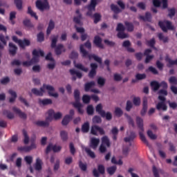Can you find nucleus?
Wrapping results in <instances>:
<instances>
[{
  "mask_svg": "<svg viewBox=\"0 0 177 177\" xmlns=\"http://www.w3.org/2000/svg\"><path fill=\"white\" fill-rule=\"evenodd\" d=\"M24 23V26H25V27H27L28 28H33L34 25L32 24V23H31V21L30 19H25L23 21Z\"/></svg>",
  "mask_w": 177,
  "mask_h": 177,
  "instance_id": "49530a36",
  "label": "nucleus"
},
{
  "mask_svg": "<svg viewBox=\"0 0 177 177\" xmlns=\"http://www.w3.org/2000/svg\"><path fill=\"white\" fill-rule=\"evenodd\" d=\"M97 84L100 86H104V84H106V79H104L102 77H98L97 78Z\"/></svg>",
  "mask_w": 177,
  "mask_h": 177,
  "instance_id": "680f3d73",
  "label": "nucleus"
},
{
  "mask_svg": "<svg viewBox=\"0 0 177 177\" xmlns=\"http://www.w3.org/2000/svg\"><path fill=\"white\" fill-rule=\"evenodd\" d=\"M102 118H106L107 121H111L113 120V115L110 112H104V116H101Z\"/></svg>",
  "mask_w": 177,
  "mask_h": 177,
  "instance_id": "de8ad7c7",
  "label": "nucleus"
},
{
  "mask_svg": "<svg viewBox=\"0 0 177 177\" xmlns=\"http://www.w3.org/2000/svg\"><path fill=\"white\" fill-rule=\"evenodd\" d=\"M169 14L168 17H170V19H172L174 16H175L176 13V10H175V8H172L168 10Z\"/></svg>",
  "mask_w": 177,
  "mask_h": 177,
  "instance_id": "bf43d9fd",
  "label": "nucleus"
},
{
  "mask_svg": "<svg viewBox=\"0 0 177 177\" xmlns=\"http://www.w3.org/2000/svg\"><path fill=\"white\" fill-rule=\"evenodd\" d=\"M52 150L54 153H59V151L62 150V147L53 145V144L50 143L46 149V154H49V153L52 151Z\"/></svg>",
  "mask_w": 177,
  "mask_h": 177,
  "instance_id": "f8f14e48",
  "label": "nucleus"
},
{
  "mask_svg": "<svg viewBox=\"0 0 177 177\" xmlns=\"http://www.w3.org/2000/svg\"><path fill=\"white\" fill-rule=\"evenodd\" d=\"M110 147L111 143L110 140L109 139V137L107 136H104L102 138V144L100 146L99 150L100 153H102V154L106 153L107 151V148L106 147Z\"/></svg>",
  "mask_w": 177,
  "mask_h": 177,
  "instance_id": "0eeeda50",
  "label": "nucleus"
},
{
  "mask_svg": "<svg viewBox=\"0 0 177 177\" xmlns=\"http://www.w3.org/2000/svg\"><path fill=\"white\" fill-rule=\"evenodd\" d=\"M95 111L100 115L104 116V110H103V106H102V104H99L95 107Z\"/></svg>",
  "mask_w": 177,
  "mask_h": 177,
  "instance_id": "c85d7f7f",
  "label": "nucleus"
},
{
  "mask_svg": "<svg viewBox=\"0 0 177 177\" xmlns=\"http://www.w3.org/2000/svg\"><path fill=\"white\" fill-rule=\"evenodd\" d=\"M92 121H93V124H101L102 118H100V116H99V115H95L93 118Z\"/></svg>",
  "mask_w": 177,
  "mask_h": 177,
  "instance_id": "4d7b16f0",
  "label": "nucleus"
},
{
  "mask_svg": "<svg viewBox=\"0 0 177 177\" xmlns=\"http://www.w3.org/2000/svg\"><path fill=\"white\" fill-rule=\"evenodd\" d=\"M69 72L71 75H76V77L80 80V78H82V73H81V72H78L74 69H70Z\"/></svg>",
  "mask_w": 177,
  "mask_h": 177,
  "instance_id": "a19ab883",
  "label": "nucleus"
},
{
  "mask_svg": "<svg viewBox=\"0 0 177 177\" xmlns=\"http://www.w3.org/2000/svg\"><path fill=\"white\" fill-rule=\"evenodd\" d=\"M35 169L36 171H41L42 169V160L41 158H37L35 164Z\"/></svg>",
  "mask_w": 177,
  "mask_h": 177,
  "instance_id": "b1692460",
  "label": "nucleus"
},
{
  "mask_svg": "<svg viewBox=\"0 0 177 177\" xmlns=\"http://www.w3.org/2000/svg\"><path fill=\"white\" fill-rule=\"evenodd\" d=\"M134 106H140V97H135L133 100Z\"/></svg>",
  "mask_w": 177,
  "mask_h": 177,
  "instance_id": "774afa93",
  "label": "nucleus"
},
{
  "mask_svg": "<svg viewBox=\"0 0 177 177\" xmlns=\"http://www.w3.org/2000/svg\"><path fill=\"white\" fill-rule=\"evenodd\" d=\"M95 83L93 81L86 83L85 86H84L85 91L86 92H89V90L91 88H93V86H95Z\"/></svg>",
  "mask_w": 177,
  "mask_h": 177,
  "instance_id": "c756f323",
  "label": "nucleus"
},
{
  "mask_svg": "<svg viewBox=\"0 0 177 177\" xmlns=\"http://www.w3.org/2000/svg\"><path fill=\"white\" fill-rule=\"evenodd\" d=\"M28 14L30 15L31 17H35V20H38V16H37V13L32 11V9H31V6L28 7Z\"/></svg>",
  "mask_w": 177,
  "mask_h": 177,
  "instance_id": "a18cd8bd",
  "label": "nucleus"
},
{
  "mask_svg": "<svg viewBox=\"0 0 177 177\" xmlns=\"http://www.w3.org/2000/svg\"><path fill=\"white\" fill-rule=\"evenodd\" d=\"M99 143H100V140L99 138H92L89 146L91 149H93V150H96L97 146H99Z\"/></svg>",
  "mask_w": 177,
  "mask_h": 177,
  "instance_id": "dca6fc26",
  "label": "nucleus"
},
{
  "mask_svg": "<svg viewBox=\"0 0 177 177\" xmlns=\"http://www.w3.org/2000/svg\"><path fill=\"white\" fill-rule=\"evenodd\" d=\"M95 45L97 46V48H100V49H104V46L102 44V38L99 36H95L94 37V41H93Z\"/></svg>",
  "mask_w": 177,
  "mask_h": 177,
  "instance_id": "6ab92c4d",
  "label": "nucleus"
},
{
  "mask_svg": "<svg viewBox=\"0 0 177 177\" xmlns=\"http://www.w3.org/2000/svg\"><path fill=\"white\" fill-rule=\"evenodd\" d=\"M30 44H31V42L30 41V40H28L27 39H24V40L19 41V43L18 45L22 49H25L26 46H30Z\"/></svg>",
  "mask_w": 177,
  "mask_h": 177,
  "instance_id": "412c9836",
  "label": "nucleus"
},
{
  "mask_svg": "<svg viewBox=\"0 0 177 177\" xmlns=\"http://www.w3.org/2000/svg\"><path fill=\"white\" fill-rule=\"evenodd\" d=\"M156 109L160 111V110H162L163 111H167L168 109V107L167 106V104H165V102H158L156 104Z\"/></svg>",
  "mask_w": 177,
  "mask_h": 177,
  "instance_id": "a878e982",
  "label": "nucleus"
},
{
  "mask_svg": "<svg viewBox=\"0 0 177 177\" xmlns=\"http://www.w3.org/2000/svg\"><path fill=\"white\" fill-rule=\"evenodd\" d=\"M118 37H119L120 39H124L125 38H128V34H126L124 32H118Z\"/></svg>",
  "mask_w": 177,
  "mask_h": 177,
  "instance_id": "0e129e2a",
  "label": "nucleus"
},
{
  "mask_svg": "<svg viewBox=\"0 0 177 177\" xmlns=\"http://www.w3.org/2000/svg\"><path fill=\"white\" fill-rule=\"evenodd\" d=\"M169 84H172L173 85H177V78L175 76H171L169 79Z\"/></svg>",
  "mask_w": 177,
  "mask_h": 177,
  "instance_id": "69168bd1",
  "label": "nucleus"
},
{
  "mask_svg": "<svg viewBox=\"0 0 177 177\" xmlns=\"http://www.w3.org/2000/svg\"><path fill=\"white\" fill-rule=\"evenodd\" d=\"M75 102L73 103V107L77 109L80 114H84V110H82V104H81V98L80 97V90L75 89L74 91Z\"/></svg>",
  "mask_w": 177,
  "mask_h": 177,
  "instance_id": "39448f33",
  "label": "nucleus"
},
{
  "mask_svg": "<svg viewBox=\"0 0 177 177\" xmlns=\"http://www.w3.org/2000/svg\"><path fill=\"white\" fill-rule=\"evenodd\" d=\"M96 5H97V1L96 0H91L90 5L88 6V12L86 16L89 17H93V12L96 10Z\"/></svg>",
  "mask_w": 177,
  "mask_h": 177,
  "instance_id": "9d476101",
  "label": "nucleus"
},
{
  "mask_svg": "<svg viewBox=\"0 0 177 177\" xmlns=\"http://www.w3.org/2000/svg\"><path fill=\"white\" fill-rule=\"evenodd\" d=\"M76 68H79V70H82V71H84V73H88V68H85L82 64H77L75 65Z\"/></svg>",
  "mask_w": 177,
  "mask_h": 177,
  "instance_id": "603ef678",
  "label": "nucleus"
},
{
  "mask_svg": "<svg viewBox=\"0 0 177 177\" xmlns=\"http://www.w3.org/2000/svg\"><path fill=\"white\" fill-rule=\"evenodd\" d=\"M136 124L140 129L139 136L140 140H142V142H143V143L147 145V146H149V141H147V139H146V136H145V134H143V132H145V128L143 127V119L138 116L136 118Z\"/></svg>",
  "mask_w": 177,
  "mask_h": 177,
  "instance_id": "7ed1b4c3",
  "label": "nucleus"
},
{
  "mask_svg": "<svg viewBox=\"0 0 177 177\" xmlns=\"http://www.w3.org/2000/svg\"><path fill=\"white\" fill-rule=\"evenodd\" d=\"M153 92H157L160 89V83L157 81H152L150 84Z\"/></svg>",
  "mask_w": 177,
  "mask_h": 177,
  "instance_id": "bb28decb",
  "label": "nucleus"
},
{
  "mask_svg": "<svg viewBox=\"0 0 177 177\" xmlns=\"http://www.w3.org/2000/svg\"><path fill=\"white\" fill-rule=\"evenodd\" d=\"M111 9L112 12L115 13L113 16V19L117 20V19H118V13H121V9H120V8H118V6H115V4L111 5Z\"/></svg>",
  "mask_w": 177,
  "mask_h": 177,
  "instance_id": "f3484780",
  "label": "nucleus"
},
{
  "mask_svg": "<svg viewBox=\"0 0 177 177\" xmlns=\"http://www.w3.org/2000/svg\"><path fill=\"white\" fill-rule=\"evenodd\" d=\"M71 120L72 117L70 116V115H65L62 122V125H68V123Z\"/></svg>",
  "mask_w": 177,
  "mask_h": 177,
  "instance_id": "72a5a7b5",
  "label": "nucleus"
},
{
  "mask_svg": "<svg viewBox=\"0 0 177 177\" xmlns=\"http://www.w3.org/2000/svg\"><path fill=\"white\" fill-rule=\"evenodd\" d=\"M97 132H99L100 135H105L106 132L103 128L97 126L93 125L91 127V135H94L95 136H97Z\"/></svg>",
  "mask_w": 177,
  "mask_h": 177,
  "instance_id": "9b49d317",
  "label": "nucleus"
},
{
  "mask_svg": "<svg viewBox=\"0 0 177 177\" xmlns=\"http://www.w3.org/2000/svg\"><path fill=\"white\" fill-rule=\"evenodd\" d=\"M122 114H124V112L122 111V109H121V108L116 107L115 109V115H116V117L120 118L122 115Z\"/></svg>",
  "mask_w": 177,
  "mask_h": 177,
  "instance_id": "3c124183",
  "label": "nucleus"
},
{
  "mask_svg": "<svg viewBox=\"0 0 177 177\" xmlns=\"http://www.w3.org/2000/svg\"><path fill=\"white\" fill-rule=\"evenodd\" d=\"M60 136H61V139H62V140H63V142H66L68 139V133L66 131H61Z\"/></svg>",
  "mask_w": 177,
  "mask_h": 177,
  "instance_id": "58836bf2",
  "label": "nucleus"
},
{
  "mask_svg": "<svg viewBox=\"0 0 177 177\" xmlns=\"http://www.w3.org/2000/svg\"><path fill=\"white\" fill-rule=\"evenodd\" d=\"M8 93L10 95H11V97H10L9 99V102L10 103H15V102L16 101V98L17 97V93H16V91L12 90V89H10L8 91Z\"/></svg>",
  "mask_w": 177,
  "mask_h": 177,
  "instance_id": "4be33fe9",
  "label": "nucleus"
},
{
  "mask_svg": "<svg viewBox=\"0 0 177 177\" xmlns=\"http://www.w3.org/2000/svg\"><path fill=\"white\" fill-rule=\"evenodd\" d=\"M14 2H15V4L16 5L17 8L19 9V10H20L23 8V1L15 0Z\"/></svg>",
  "mask_w": 177,
  "mask_h": 177,
  "instance_id": "5fc2aeb1",
  "label": "nucleus"
},
{
  "mask_svg": "<svg viewBox=\"0 0 177 177\" xmlns=\"http://www.w3.org/2000/svg\"><path fill=\"white\" fill-rule=\"evenodd\" d=\"M36 7L39 10L43 12L45 9H49V3L48 1L42 2L41 0H37L36 1Z\"/></svg>",
  "mask_w": 177,
  "mask_h": 177,
  "instance_id": "ddd939ff",
  "label": "nucleus"
},
{
  "mask_svg": "<svg viewBox=\"0 0 177 177\" xmlns=\"http://www.w3.org/2000/svg\"><path fill=\"white\" fill-rule=\"evenodd\" d=\"M158 37L159 38L160 41H162L164 44H167V42L169 41L168 37H164V34L162 33H159L158 35Z\"/></svg>",
  "mask_w": 177,
  "mask_h": 177,
  "instance_id": "09e8293b",
  "label": "nucleus"
},
{
  "mask_svg": "<svg viewBox=\"0 0 177 177\" xmlns=\"http://www.w3.org/2000/svg\"><path fill=\"white\" fill-rule=\"evenodd\" d=\"M79 168L81 169V171H83L85 172L86 169H88V165L86 163L82 162V160L79 161Z\"/></svg>",
  "mask_w": 177,
  "mask_h": 177,
  "instance_id": "37998d69",
  "label": "nucleus"
},
{
  "mask_svg": "<svg viewBox=\"0 0 177 177\" xmlns=\"http://www.w3.org/2000/svg\"><path fill=\"white\" fill-rule=\"evenodd\" d=\"M158 26L163 32H168V30H174L172 23L169 21H159Z\"/></svg>",
  "mask_w": 177,
  "mask_h": 177,
  "instance_id": "6e6552de",
  "label": "nucleus"
},
{
  "mask_svg": "<svg viewBox=\"0 0 177 177\" xmlns=\"http://www.w3.org/2000/svg\"><path fill=\"white\" fill-rule=\"evenodd\" d=\"M44 41H45V35H44V32H40L37 34V41L44 42Z\"/></svg>",
  "mask_w": 177,
  "mask_h": 177,
  "instance_id": "6e6d98bb",
  "label": "nucleus"
},
{
  "mask_svg": "<svg viewBox=\"0 0 177 177\" xmlns=\"http://www.w3.org/2000/svg\"><path fill=\"white\" fill-rule=\"evenodd\" d=\"M39 55L41 57L45 56V53L44 51L39 50V51L37 49H34L32 51V58L30 59L32 64H35V63H38L39 62Z\"/></svg>",
  "mask_w": 177,
  "mask_h": 177,
  "instance_id": "1a4fd4ad",
  "label": "nucleus"
},
{
  "mask_svg": "<svg viewBox=\"0 0 177 177\" xmlns=\"http://www.w3.org/2000/svg\"><path fill=\"white\" fill-rule=\"evenodd\" d=\"M48 116L46 118V121L39 120L35 122V124L37 127H49V121H52L55 117V111L53 109H50L48 111Z\"/></svg>",
  "mask_w": 177,
  "mask_h": 177,
  "instance_id": "423d86ee",
  "label": "nucleus"
},
{
  "mask_svg": "<svg viewBox=\"0 0 177 177\" xmlns=\"http://www.w3.org/2000/svg\"><path fill=\"white\" fill-rule=\"evenodd\" d=\"M55 28V22L53 20L50 19L48 24V26L46 30V35H50V32H52V30Z\"/></svg>",
  "mask_w": 177,
  "mask_h": 177,
  "instance_id": "393cba45",
  "label": "nucleus"
},
{
  "mask_svg": "<svg viewBox=\"0 0 177 177\" xmlns=\"http://www.w3.org/2000/svg\"><path fill=\"white\" fill-rule=\"evenodd\" d=\"M138 19L142 21H151V13L147 12L145 16L140 15Z\"/></svg>",
  "mask_w": 177,
  "mask_h": 177,
  "instance_id": "aec40b11",
  "label": "nucleus"
},
{
  "mask_svg": "<svg viewBox=\"0 0 177 177\" xmlns=\"http://www.w3.org/2000/svg\"><path fill=\"white\" fill-rule=\"evenodd\" d=\"M45 89L46 91H48L49 96H53V97H59V93H54L55 87L49 84H43V86L41 87L39 90L35 88H32L31 91L33 95H35V96H44V93H45Z\"/></svg>",
  "mask_w": 177,
  "mask_h": 177,
  "instance_id": "f257e3e1",
  "label": "nucleus"
},
{
  "mask_svg": "<svg viewBox=\"0 0 177 177\" xmlns=\"http://www.w3.org/2000/svg\"><path fill=\"white\" fill-rule=\"evenodd\" d=\"M87 114L88 115H93V113L95 111V109H93V105H88L86 109Z\"/></svg>",
  "mask_w": 177,
  "mask_h": 177,
  "instance_id": "864d4df0",
  "label": "nucleus"
},
{
  "mask_svg": "<svg viewBox=\"0 0 177 177\" xmlns=\"http://www.w3.org/2000/svg\"><path fill=\"white\" fill-rule=\"evenodd\" d=\"M12 111H14V113H15V114H17L19 115V118H22L23 120H27V114L22 112L20 109L16 106H13Z\"/></svg>",
  "mask_w": 177,
  "mask_h": 177,
  "instance_id": "2eb2a0df",
  "label": "nucleus"
},
{
  "mask_svg": "<svg viewBox=\"0 0 177 177\" xmlns=\"http://www.w3.org/2000/svg\"><path fill=\"white\" fill-rule=\"evenodd\" d=\"M115 171H117V166H111L106 169V172H108L109 175L111 176L115 174Z\"/></svg>",
  "mask_w": 177,
  "mask_h": 177,
  "instance_id": "473e14b6",
  "label": "nucleus"
},
{
  "mask_svg": "<svg viewBox=\"0 0 177 177\" xmlns=\"http://www.w3.org/2000/svg\"><path fill=\"white\" fill-rule=\"evenodd\" d=\"M85 151L88 154V156L89 157H91V158H96V155L95 154V152L92 151V150H91V149H89L88 147H86L85 148Z\"/></svg>",
  "mask_w": 177,
  "mask_h": 177,
  "instance_id": "c03bdc74",
  "label": "nucleus"
},
{
  "mask_svg": "<svg viewBox=\"0 0 177 177\" xmlns=\"http://www.w3.org/2000/svg\"><path fill=\"white\" fill-rule=\"evenodd\" d=\"M82 132H83V133H88V132H89V122H86L82 124Z\"/></svg>",
  "mask_w": 177,
  "mask_h": 177,
  "instance_id": "e433bc0d",
  "label": "nucleus"
},
{
  "mask_svg": "<svg viewBox=\"0 0 177 177\" xmlns=\"http://www.w3.org/2000/svg\"><path fill=\"white\" fill-rule=\"evenodd\" d=\"M136 138V133L133 131H131L130 133V136L129 137H126L124 138V142H132L133 140Z\"/></svg>",
  "mask_w": 177,
  "mask_h": 177,
  "instance_id": "cd10ccee",
  "label": "nucleus"
},
{
  "mask_svg": "<svg viewBox=\"0 0 177 177\" xmlns=\"http://www.w3.org/2000/svg\"><path fill=\"white\" fill-rule=\"evenodd\" d=\"M92 17H93V19H94V24H97V23L99 21H100V20H102V15L100 13H97V12L95 13L93 15Z\"/></svg>",
  "mask_w": 177,
  "mask_h": 177,
  "instance_id": "ea45409f",
  "label": "nucleus"
},
{
  "mask_svg": "<svg viewBox=\"0 0 177 177\" xmlns=\"http://www.w3.org/2000/svg\"><path fill=\"white\" fill-rule=\"evenodd\" d=\"M106 170L104 169V166L103 165H99L97 166V169H94L93 170V175L95 177H100V175L99 174H101V175H104Z\"/></svg>",
  "mask_w": 177,
  "mask_h": 177,
  "instance_id": "4468645a",
  "label": "nucleus"
},
{
  "mask_svg": "<svg viewBox=\"0 0 177 177\" xmlns=\"http://www.w3.org/2000/svg\"><path fill=\"white\" fill-rule=\"evenodd\" d=\"M70 59H78V53L76 51H72L69 55Z\"/></svg>",
  "mask_w": 177,
  "mask_h": 177,
  "instance_id": "338daca9",
  "label": "nucleus"
},
{
  "mask_svg": "<svg viewBox=\"0 0 177 177\" xmlns=\"http://www.w3.org/2000/svg\"><path fill=\"white\" fill-rule=\"evenodd\" d=\"M116 31L120 32H124L125 31V26L121 23L118 24Z\"/></svg>",
  "mask_w": 177,
  "mask_h": 177,
  "instance_id": "052dcab7",
  "label": "nucleus"
},
{
  "mask_svg": "<svg viewBox=\"0 0 177 177\" xmlns=\"http://www.w3.org/2000/svg\"><path fill=\"white\" fill-rule=\"evenodd\" d=\"M57 39H59V35H54L51 38V48L52 49H55V53L57 56H60L63 52H66V48H64V46L62 44H59L57 46Z\"/></svg>",
  "mask_w": 177,
  "mask_h": 177,
  "instance_id": "f03ea898",
  "label": "nucleus"
},
{
  "mask_svg": "<svg viewBox=\"0 0 177 177\" xmlns=\"http://www.w3.org/2000/svg\"><path fill=\"white\" fill-rule=\"evenodd\" d=\"M146 45H147V46H149V48H153V49H156V39L152 38L150 40H147Z\"/></svg>",
  "mask_w": 177,
  "mask_h": 177,
  "instance_id": "2f4dec72",
  "label": "nucleus"
},
{
  "mask_svg": "<svg viewBox=\"0 0 177 177\" xmlns=\"http://www.w3.org/2000/svg\"><path fill=\"white\" fill-rule=\"evenodd\" d=\"M82 19V15L80 14V15L77 16V17H74L73 18V21L74 23H75L76 24H79V26H81V19Z\"/></svg>",
  "mask_w": 177,
  "mask_h": 177,
  "instance_id": "8fccbe9b",
  "label": "nucleus"
},
{
  "mask_svg": "<svg viewBox=\"0 0 177 177\" xmlns=\"http://www.w3.org/2000/svg\"><path fill=\"white\" fill-rule=\"evenodd\" d=\"M147 136L152 140H156V139H157V136H156L154 133H153V131H151V130L147 131Z\"/></svg>",
  "mask_w": 177,
  "mask_h": 177,
  "instance_id": "e2e57ef3",
  "label": "nucleus"
},
{
  "mask_svg": "<svg viewBox=\"0 0 177 177\" xmlns=\"http://www.w3.org/2000/svg\"><path fill=\"white\" fill-rule=\"evenodd\" d=\"M124 25L126 26V28L129 32H132V31H133V24L129 21H125Z\"/></svg>",
  "mask_w": 177,
  "mask_h": 177,
  "instance_id": "f704fd0d",
  "label": "nucleus"
},
{
  "mask_svg": "<svg viewBox=\"0 0 177 177\" xmlns=\"http://www.w3.org/2000/svg\"><path fill=\"white\" fill-rule=\"evenodd\" d=\"M3 115H6L8 120H13L15 118V113L6 109L3 111Z\"/></svg>",
  "mask_w": 177,
  "mask_h": 177,
  "instance_id": "5701e85b",
  "label": "nucleus"
},
{
  "mask_svg": "<svg viewBox=\"0 0 177 177\" xmlns=\"http://www.w3.org/2000/svg\"><path fill=\"white\" fill-rule=\"evenodd\" d=\"M83 103L88 104L91 102V96L88 95H84L82 97Z\"/></svg>",
  "mask_w": 177,
  "mask_h": 177,
  "instance_id": "13d9d810",
  "label": "nucleus"
},
{
  "mask_svg": "<svg viewBox=\"0 0 177 177\" xmlns=\"http://www.w3.org/2000/svg\"><path fill=\"white\" fill-rule=\"evenodd\" d=\"M152 171L154 177H160V174H158V172H160V174H164L163 170H158L157 167H156V166L154 165L152 167Z\"/></svg>",
  "mask_w": 177,
  "mask_h": 177,
  "instance_id": "c9c22d12",
  "label": "nucleus"
},
{
  "mask_svg": "<svg viewBox=\"0 0 177 177\" xmlns=\"http://www.w3.org/2000/svg\"><path fill=\"white\" fill-rule=\"evenodd\" d=\"M80 49L82 57H88V59H89L90 60H92V59H93L95 62H97L100 64H102V58L99 57L95 54H89V53L86 51V50H85V48H84V45H80Z\"/></svg>",
  "mask_w": 177,
  "mask_h": 177,
  "instance_id": "20e7f679",
  "label": "nucleus"
},
{
  "mask_svg": "<svg viewBox=\"0 0 177 177\" xmlns=\"http://www.w3.org/2000/svg\"><path fill=\"white\" fill-rule=\"evenodd\" d=\"M165 61L167 62V63L169 64V67H171V66H175V65L177 66V59L172 60L169 57H167L165 58Z\"/></svg>",
  "mask_w": 177,
  "mask_h": 177,
  "instance_id": "79ce46f5",
  "label": "nucleus"
},
{
  "mask_svg": "<svg viewBox=\"0 0 177 177\" xmlns=\"http://www.w3.org/2000/svg\"><path fill=\"white\" fill-rule=\"evenodd\" d=\"M8 46L10 55H12V56H15V55L17 53V46L12 42L9 43Z\"/></svg>",
  "mask_w": 177,
  "mask_h": 177,
  "instance_id": "a211bd4d",
  "label": "nucleus"
},
{
  "mask_svg": "<svg viewBox=\"0 0 177 177\" xmlns=\"http://www.w3.org/2000/svg\"><path fill=\"white\" fill-rule=\"evenodd\" d=\"M39 104H43V106H48V104H52V100H50V99H44V100L39 99Z\"/></svg>",
  "mask_w": 177,
  "mask_h": 177,
  "instance_id": "4c0bfd02",
  "label": "nucleus"
},
{
  "mask_svg": "<svg viewBox=\"0 0 177 177\" xmlns=\"http://www.w3.org/2000/svg\"><path fill=\"white\" fill-rule=\"evenodd\" d=\"M22 133L24 137V145H28L30 142V137H28V133H27V131L26 129H23Z\"/></svg>",
  "mask_w": 177,
  "mask_h": 177,
  "instance_id": "7c9ffc66",
  "label": "nucleus"
}]
</instances>
